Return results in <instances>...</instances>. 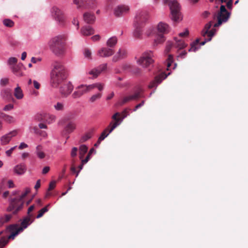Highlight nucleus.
<instances>
[{"label": "nucleus", "instance_id": "obj_1", "mask_svg": "<svg viewBox=\"0 0 248 248\" xmlns=\"http://www.w3.org/2000/svg\"><path fill=\"white\" fill-rule=\"evenodd\" d=\"M67 71L64 66L60 62H55L50 73V84L57 88L67 78Z\"/></svg>", "mask_w": 248, "mask_h": 248}, {"label": "nucleus", "instance_id": "obj_2", "mask_svg": "<svg viewBox=\"0 0 248 248\" xmlns=\"http://www.w3.org/2000/svg\"><path fill=\"white\" fill-rule=\"evenodd\" d=\"M33 220V218L31 217L30 216H27L22 220L20 226L17 224L7 226L4 230L7 234L10 233L8 238L14 240L16 235L31 224Z\"/></svg>", "mask_w": 248, "mask_h": 248}, {"label": "nucleus", "instance_id": "obj_3", "mask_svg": "<svg viewBox=\"0 0 248 248\" xmlns=\"http://www.w3.org/2000/svg\"><path fill=\"white\" fill-rule=\"evenodd\" d=\"M212 25V21H210L205 25V27L202 32V36L204 37H205L207 36V38H205L204 41L201 42H200V39H197L194 42L191 43V47L189 49L188 51L195 52L200 48V46H203L207 42L211 40L212 37L214 36L215 32V29L209 30Z\"/></svg>", "mask_w": 248, "mask_h": 248}, {"label": "nucleus", "instance_id": "obj_4", "mask_svg": "<svg viewBox=\"0 0 248 248\" xmlns=\"http://www.w3.org/2000/svg\"><path fill=\"white\" fill-rule=\"evenodd\" d=\"M65 40L66 38L64 35H60L51 38L49 41L50 49L56 55L62 56L65 53Z\"/></svg>", "mask_w": 248, "mask_h": 248}, {"label": "nucleus", "instance_id": "obj_5", "mask_svg": "<svg viewBox=\"0 0 248 248\" xmlns=\"http://www.w3.org/2000/svg\"><path fill=\"white\" fill-rule=\"evenodd\" d=\"M231 13L228 11L225 5H221L219 9L213 14V19L217 20L214 24V27H218L223 23L227 22L230 17Z\"/></svg>", "mask_w": 248, "mask_h": 248}, {"label": "nucleus", "instance_id": "obj_6", "mask_svg": "<svg viewBox=\"0 0 248 248\" xmlns=\"http://www.w3.org/2000/svg\"><path fill=\"white\" fill-rule=\"evenodd\" d=\"M30 192V189L26 188L25 192L22 193L19 197L11 199L10 205L7 210L12 211L14 210L13 213L16 214L22 208L24 204V199Z\"/></svg>", "mask_w": 248, "mask_h": 248}, {"label": "nucleus", "instance_id": "obj_7", "mask_svg": "<svg viewBox=\"0 0 248 248\" xmlns=\"http://www.w3.org/2000/svg\"><path fill=\"white\" fill-rule=\"evenodd\" d=\"M120 116V114L119 112H116L112 116V119L114 120L115 122H110L108 126L104 130L98 138V143H100L101 141L104 140L109 133L119 125V122L121 120Z\"/></svg>", "mask_w": 248, "mask_h": 248}, {"label": "nucleus", "instance_id": "obj_8", "mask_svg": "<svg viewBox=\"0 0 248 248\" xmlns=\"http://www.w3.org/2000/svg\"><path fill=\"white\" fill-rule=\"evenodd\" d=\"M163 3L169 6L171 18L174 21H177L181 18L180 12V7L178 2L175 0H163Z\"/></svg>", "mask_w": 248, "mask_h": 248}, {"label": "nucleus", "instance_id": "obj_9", "mask_svg": "<svg viewBox=\"0 0 248 248\" xmlns=\"http://www.w3.org/2000/svg\"><path fill=\"white\" fill-rule=\"evenodd\" d=\"M170 27L168 24L160 22L157 26V37L155 42L156 44H161L165 40L164 35L169 33Z\"/></svg>", "mask_w": 248, "mask_h": 248}, {"label": "nucleus", "instance_id": "obj_10", "mask_svg": "<svg viewBox=\"0 0 248 248\" xmlns=\"http://www.w3.org/2000/svg\"><path fill=\"white\" fill-rule=\"evenodd\" d=\"M154 55L152 51H147L142 54L137 62L143 67H149L154 62Z\"/></svg>", "mask_w": 248, "mask_h": 248}, {"label": "nucleus", "instance_id": "obj_11", "mask_svg": "<svg viewBox=\"0 0 248 248\" xmlns=\"http://www.w3.org/2000/svg\"><path fill=\"white\" fill-rule=\"evenodd\" d=\"M58 124L60 125L66 124L64 128V131L67 134L71 133L76 129V123L73 121L70 120V118L68 116L62 118L59 121Z\"/></svg>", "mask_w": 248, "mask_h": 248}, {"label": "nucleus", "instance_id": "obj_12", "mask_svg": "<svg viewBox=\"0 0 248 248\" xmlns=\"http://www.w3.org/2000/svg\"><path fill=\"white\" fill-rule=\"evenodd\" d=\"M93 87L91 85H80L76 88V91L72 94V96L74 98H79L84 94L92 91Z\"/></svg>", "mask_w": 248, "mask_h": 248}, {"label": "nucleus", "instance_id": "obj_13", "mask_svg": "<svg viewBox=\"0 0 248 248\" xmlns=\"http://www.w3.org/2000/svg\"><path fill=\"white\" fill-rule=\"evenodd\" d=\"M52 14L55 19L60 24L63 25L65 22V17L62 12L57 7H53L52 8Z\"/></svg>", "mask_w": 248, "mask_h": 248}, {"label": "nucleus", "instance_id": "obj_14", "mask_svg": "<svg viewBox=\"0 0 248 248\" xmlns=\"http://www.w3.org/2000/svg\"><path fill=\"white\" fill-rule=\"evenodd\" d=\"M74 87L70 82H64L60 87V92L63 97L68 96L73 90Z\"/></svg>", "mask_w": 248, "mask_h": 248}, {"label": "nucleus", "instance_id": "obj_15", "mask_svg": "<svg viewBox=\"0 0 248 248\" xmlns=\"http://www.w3.org/2000/svg\"><path fill=\"white\" fill-rule=\"evenodd\" d=\"M130 8L128 5L121 4L118 5L114 9V14L117 17H120L127 14Z\"/></svg>", "mask_w": 248, "mask_h": 248}, {"label": "nucleus", "instance_id": "obj_16", "mask_svg": "<svg viewBox=\"0 0 248 248\" xmlns=\"http://www.w3.org/2000/svg\"><path fill=\"white\" fill-rule=\"evenodd\" d=\"M148 14L145 11H142L138 13L135 16L134 24H139L142 26L143 24L148 19Z\"/></svg>", "mask_w": 248, "mask_h": 248}, {"label": "nucleus", "instance_id": "obj_17", "mask_svg": "<svg viewBox=\"0 0 248 248\" xmlns=\"http://www.w3.org/2000/svg\"><path fill=\"white\" fill-rule=\"evenodd\" d=\"M74 4H76L78 8L84 7H93L96 5V2L95 0H73Z\"/></svg>", "mask_w": 248, "mask_h": 248}, {"label": "nucleus", "instance_id": "obj_18", "mask_svg": "<svg viewBox=\"0 0 248 248\" xmlns=\"http://www.w3.org/2000/svg\"><path fill=\"white\" fill-rule=\"evenodd\" d=\"M18 133V131L15 130L10 132L9 133L2 136L0 138V143L2 145L8 144L11 141L12 138L16 136Z\"/></svg>", "mask_w": 248, "mask_h": 248}, {"label": "nucleus", "instance_id": "obj_19", "mask_svg": "<svg viewBox=\"0 0 248 248\" xmlns=\"http://www.w3.org/2000/svg\"><path fill=\"white\" fill-rule=\"evenodd\" d=\"M107 68V63H104L103 64L100 65L97 68H94L91 70L89 72V74L91 75H93V78H96L101 73L106 70Z\"/></svg>", "mask_w": 248, "mask_h": 248}, {"label": "nucleus", "instance_id": "obj_20", "mask_svg": "<svg viewBox=\"0 0 248 248\" xmlns=\"http://www.w3.org/2000/svg\"><path fill=\"white\" fill-rule=\"evenodd\" d=\"M114 51L109 47H102L97 52V55L101 57H108L112 56Z\"/></svg>", "mask_w": 248, "mask_h": 248}, {"label": "nucleus", "instance_id": "obj_21", "mask_svg": "<svg viewBox=\"0 0 248 248\" xmlns=\"http://www.w3.org/2000/svg\"><path fill=\"white\" fill-rule=\"evenodd\" d=\"M127 55V51L124 48H120L116 54L113 57L112 61L113 62H116L119 60L123 59L126 57Z\"/></svg>", "mask_w": 248, "mask_h": 248}, {"label": "nucleus", "instance_id": "obj_22", "mask_svg": "<svg viewBox=\"0 0 248 248\" xmlns=\"http://www.w3.org/2000/svg\"><path fill=\"white\" fill-rule=\"evenodd\" d=\"M27 170L26 165L24 163H20L15 166L13 168L14 172L18 175L24 174Z\"/></svg>", "mask_w": 248, "mask_h": 248}, {"label": "nucleus", "instance_id": "obj_23", "mask_svg": "<svg viewBox=\"0 0 248 248\" xmlns=\"http://www.w3.org/2000/svg\"><path fill=\"white\" fill-rule=\"evenodd\" d=\"M167 76L164 73H162L161 74L156 76L155 78V80L151 82L149 85V88H153L156 87L157 85L160 83L163 79L167 78Z\"/></svg>", "mask_w": 248, "mask_h": 248}, {"label": "nucleus", "instance_id": "obj_24", "mask_svg": "<svg viewBox=\"0 0 248 248\" xmlns=\"http://www.w3.org/2000/svg\"><path fill=\"white\" fill-rule=\"evenodd\" d=\"M8 236L5 230L0 232V248H3L8 243L11 239L8 238Z\"/></svg>", "mask_w": 248, "mask_h": 248}, {"label": "nucleus", "instance_id": "obj_25", "mask_svg": "<svg viewBox=\"0 0 248 248\" xmlns=\"http://www.w3.org/2000/svg\"><path fill=\"white\" fill-rule=\"evenodd\" d=\"M81 33L84 36H89L94 34V30L89 26H85L81 28Z\"/></svg>", "mask_w": 248, "mask_h": 248}, {"label": "nucleus", "instance_id": "obj_26", "mask_svg": "<svg viewBox=\"0 0 248 248\" xmlns=\"http://www.w3.org/2000/svg\"><path fill=\"white\" fill-rule=\"evenodd\" d=\"M83 19L87 23L93 24L95 21V17L93 14L86 12L83 15Z\"/></svg>", "mask_w": 248, "mask_h": 248}, {"label": "nucleus", "instance_id": "obj_27", "mask_svg": "<svg viewBox=\"0 0 248 248\" xmlns=\"http://www.w3.org/2000/svg\"><path fill=\"white\" fill-rule=\"evenodd\" d=\"M23 66V65L22 63H18L12 66L11 68L12 69V71L14 74L17 76H22L23 75V73L21 68Z\"/></svg>", "mask_w": 248, "mask_h": 248}, {"label": "nucleus", "instance_id": "obj_28", "mask_svg": "<svg viewBox=\"0 0 248 248\" xmlns=\"http://www.w3.org/2000/svg\"><path fill=\"white\" fill-rule=\"evenodd\" d=\"M135 30L133 32V36L135 38L140 39L142 36V26L139 24H134Z\"/></svg>", "mask_w": 248, "mask_h": 248}, {"label": "nucleus", "instance_id": "obj_29", "mask_svg": "<svg viewBox=\"0 0 248 248\" xmlns=\"http://www.w3.org/2000/svg\"><path fill=\"white\" fill-rule=\"evenodd\" d=\"M12 217L13 215L12 214H5L1 216L0 217V227L9 222Z\"/></svg>", "mask_w": 248, "mask_h": 248}, {"label": "nucleus", "instance_id": "obj_30", "mask_svg": "<svg viewBox=\"0 0 248 248\" xmlns=\"http://www.w3.org/2000/svg\"><path fill=\"white\" fill-rule=\"evenodd\" d=\"M35 154L40 159H43L46 156V154L43 151L42 146L40 145L36 147Z\"/></svg>", "mask_w": 248, "mask_h": 248}, {"label": "nucleus", "instance_id": "obj_31", "mask_svg": "<svg viewBox=\"0 0 248 248\" xmlns=\"http://www.w3.org/2000/svg\"><path fill=\"white\" fill-rule=\"evenodd\" d=\"M14 95L17 99H21L23 98L24 95L22 89L19 86L15 89Z\"/></svg>", "mask_w": 248, "mask_h": 248}, {"label": "nucleus", "instance_id": "obj_32", "mask_svg": "<svg viewBox=\"0 0 248 248\" xmlns=\"http://www.w3.org/2000/svg\"><path fill=\"white\" fill-rule=\"evenodd\" d=\"M118 42V39L116 36H113L109 39L107 42V46L109 48H112L115 46Z\"/></svg>", "mask_w": 248, "mask_h": 248}, {"label": "nucleus", "instance_id": "obj_33", "mask_svg": "<svg viewBox=\"0 0 248 248\" xmlns=\"http://www.w3.org/2000/svg\"><path fill=\"white\" fill-rule=\"evenodd\" d=\"M0 117L8 123H12L15 121V119L13 116L6 115L2 112H0Z\"/></svg>", "mask_w": 248, "mask_h": 248}, {"label": "nucleus", "instance_id": "obj_34", "mask_svg": "<svg viewBox=\"0 0 248 248\" xmlns=\"http://www.w3.org/2000/svg\"><path fill=\"white\" fill-rule=\"evenodd\" d=\"M142 90L140 89L137 91L134 94L130 95L131 100H137L139 98L142 97Z\"/></svg>", "mask_w": 248, "mask_h": 248}, {"label": "nucleus", "instance_id": "obj_35", "mask_svg": "<svg viewBox=\"0 0 248 248\" xmlns=\"http://www.w3.org/2000/svg\"><path fill=\"white\" fill-rule=\"evenodd\" d=\"M176 43L174 45L175 47L178 48L180 49H183L186 46V45L184 41L182 40H178L175 38Z\"/></svg>", "mask_w": 248, "mask_h": 248}, {"label": "nucleus", "instance_id": "obj_36", "mask_svg": "<svg viewBox=\"0 0 248 248\" xmlns=\"http://www.w3.org/2000/svg\"><path fill=\"white\" fill-rule=\"evenodd\" d=\"M88 147L85 145H82L79 147V158L82 159L84 155L87 153Z\"/></svg>", "mask_w": 248, "mask_h": 248}, {"label": "nucleus", "instance_id": "obj_37", "mask_svg": "<svg viewBox=\"0 0 248 248\" xmlns=\"http://www.w3.org/2000/svg\"><path fill=\"white\" fill-rule=\"evenodd\" d=\"M49 204H47L46 206L41 209L38 212V214L36 216V218H39L43 216L44 214L48 211V207Z\"/></svg>", "mask_w": 248, "mask_h": 248}, {"label": "nucleus", "instance_id": "obj_38", "mask_svg": "<svg viewBox=\"0 0 248 248\" xmlns=\"http://www.w3.org/2000/svg\"><path fill=\"white\" fill-rule=\"evenodd\" d=\"M216 1H220L221 3H226V6L228 9L231 10L232 7V0H215Z\"/></svg>", "mask_w": 248, "mask_h": 248}, {"label": "nucleus", "instance_id": "obj_39", "mask_svg": "<svg viewBox=\"0 0 248 248\" xmlns=\"http://www.w3.org/2000/svg\"><path fill=\"white\" fill-rule=\"evenodd\" d=\"M83 54L85 57V58L88 59V60H92V53L90 49H89L88 48H86L84 49L83 51Z\"/></svg>", "mask_w": 248, "mask_h": 248}, {"label": "nucleus", "instance_id": "obj_40", "mask_svg": "<svg viewBox=\"0 0 248 248\" xmlns=\"http://www.w3.org/2000/svg\"><path fill=\"white\" fill-rule=\"evenodd\" d=\"M92 133L90 132L83 135L80 140V142L82 143L90 139L92 136Z\"/></svg>", "mask_w": 248, "mask_h": 248}, {"label": "nucleus", "instance_id": "obj_41", "mask_svg": "<svg viewBox=\"0 0 248 248\" xmlns=\"http://www.w3.org/2000/svg\"><path fill=\"white\" fill-rule=\"evenodd\" d=\"M3 24L7 27H12L14 25V22L11 19H5L3 21Z\"/></svg>", "mask_w": 248, "mask_h": 248}, {"label": "nucleus", "instance_id": "obj_42", "mask_svg": "<svg viewBox=\"0 0 248 248\" xmlns=\"http://www.w3.org/2000/svg\"><path fill=\"white\" fill-rule=\"evenodd\" d=\"M102 96L101 93H98L97 94L92 95L90 98V101L92 103L94 102L97 100L99 99Z\"/></svg>", "mask_w": 248, "mask_h": 248}, {"label": "nucleus", "instance_id": "obj_43", "mask_svg": "<svg viewBox=\"0 0 248 248\" xmlns=\"http://www.w3.org/2000/svg\"><path fill=\"white\" fill-rule=\"evenodd\" d=\"M33 130L36 134H39L43 137H46L47 136L46 132L40 130L38 127H33Z\"/></svg>", "mask_w": 248, "mask_h": 248}, {"label": "nucleus", "instance_id": "obj_44", "mask_svg": "<svg viewBox=\"0 0 248 248\" xmlns=\"http://www.w3.org/2000/svg\"><path fill=\"white\" fill-rule=\"evenodd\" d=\"M130 101H131V99L130 96L129 95L123 97L121 99V101H120L119 104L120 105L122 106Z\"/></svg>", "mask_w": 248, "mask_h": 248}, {"label": "nucleus", "instance_id": "obj_45", "mask_svg": "<svg viewBox=\"0 0 248 248\" xmlns=\"http://www.w3.org/2000/svg\"><path fill=\"white\" fill-rule=\"evenodd\" d=\"M55 109L58 111H62L64 109V105L61 102H57L54 106Z\"/></svg>", "mask_w": 248, "mask_h": 248}, {"label": "nucleus", "instance_id": "obj_46", "mask_svg": "<svg viewBox=\"0 0 248 248\" xmlns=\"http://www.w3.org/2000/svg\"><path fill=\"white\" fill-rule=\"evenodd\" d=\"M46 118L48 123H52L56 120V116L54 115L47 114Z\"/></svg>", "mask_w": 248, "mask_h": 248}, {"label": "nucleus", "instance_id": "obj_47", "mask_svg": "<svg viewBox=\"0 0 248 248\" xmlns=\"http://www.w3.org/2000/svg\"><path fill=\"white\" fill-rule=\"evenodd\" d=\"M17 60L15 57H11L9 59L8 61V63L9 65L13 66L14 65H16Z\"/></svg>", "mask_w": 248, "mask_h": 248}, {"label": "nucleus", "instance_id": "obj_48", "mask_svg": "<svg viewBox=\"0 0 248 248\" xmlns=\"http://www.w3.org/2000/svg\"><path fill=\"white\" fill-rule=\"evenodd\" d=\"M91 86H93V90L95 88H97L100 91L103 90L104 88V84L99 83L91 84Z\"/></svg>", "mask_w": 248, "mask_h": 248}, {"label": "nucleus", "instance_id": "obj_49", "mask_svg": "<svg viewBox=\"0 0 248 248\" xmlns=\"http://www.w3.org/2000/svg\"><path fill=\"white\" fill-rule=\"evenodd\" d=\"M167 61V67H169L173 62V56L170 54L169 55Z\"/></svg>", "mask_w": 248, "mask_h": 248}, {"label": "nucleus", "instance_id": "obj_50", "mask_svg": "<svg viewBox=\"0 0 248 248\" xmlns=\"http://www.w3.org/2000/svg\"><path fill=\"white\" fill-rule=\"evenodd\" d=\"M34 208L35 206L34 205H32L28 208L27 216H30L31 217L33 218V216L32 214H31V212L34 209Z\"/></svg>", "mask_w": 248, "mask_h": 248}, {"label": "nucleus", "instance_id": "obj_51", "mask_svg": "<svg viewBox=\"0 0 248 248\" xmlns=\"http://www.w3.org/2000/svg\"><path fill=\"white\" fill-rule=\"evenodd\" d=\"M16 148V146H15L14 147H13L11 148L9 150L6 151L5 153L7 156H10L13 153V152L14 151V150Z\"/></svg>", "mask_w": 248, "mask_h": 248}, {"label": "nucleus", "instance_id": "obj_52", "mask_svg": "<svg viewBox=\"0 0 248 248\" xmlns=\"http://www.w3.org/2000/svg\"><path fill=\"white\" fill-rule=\"evenodd\" d=\"M78 148L77 147H73L71 152V156L72 157H75L77 155Z\"/></svg>", "mask_w": 248, "mask_h": 248}, {"label": "nucleus", "instance_id": "obj_53", "mask_svg": "<svg viewBox=\"0 0 248 248\" xmlns=\"http://www.w3.org/2000/svg\"><path fill=\"white\" fill-rule=\"evenodd\" d=\"M56 186V182L55 181H52L50 183L49 185V187L48 188V191H51Z\"/></svg>", "mask_w": 248, "mask_h": 248}, {"label": "nucleus", "instance_id": "obj_54", "mask_svg": "<svg viewBox=\"0 0 248 248\" xmlns=\"http://www.w3.org/2000/svg\"><path fill=\"white\" fill-rule=\"evenodd\" d=\"M172 46H173L172 44L170 43H169L167 44L166 47V49H165V52L166 53H168L170 51L171 48H172Z\"/></svg>", "mask_w": 248, "mask_h": 248}, {"label": "nucleus", "instance_id": "obj_55", "mask_svg": "<svg viewBox=\"0 0 248 248\" xmlns=\"http://www.w3.org/2000/svg\"><path fill=\"white\" fill-rule=\"evenodd\" d=\"M13 105L10 104L7 105H6L4 107L3 110L5 111H8V110H11L12 109H13Z\"/></svg>", "mask_w": 248, "mask_h": 248}, {"label": "nucleus", "instance_id": "obj_56", "mask_svg": "<svg viewBox=\"0 0 248 248\" xmlns=\"http://www.w3.org/2000/svg\"><path fill=\"white\" fill-rule=\"evenodd\" d=\"M189 34L188 30L186 29L184 32H181L179 34V36L181 37L187 36Z\"/></svg>", "mask_w": 248, "mask_h": 248}, {"label": "nucleus", "instance_id": "obj_57", "mask_svg": "<svg viewBox=\"0 0 248 248\" xmlns=\"http://www.w3.org/2000/svg\"><path fill=\"white\" fill-rule=\"evenodd\" d=\"M50 170V167L48 166L45 167L42 170V174H46Z\"/></svg>", "mask_w": 248, "mask_h": 248}, {"label": "nucleus", "instance_id": "obj_58", "mask_svg": "<svg viewBox=\"0 0 248 248\" xmlns=\"http://www.w3.org/2000/svg\"><path fill=\"white\" fill-rule=\"evenodd\" d=\"M144 101L143 100L141 101V103H140V104H139L136 106L135 108L134 109V111H136L139 108L143 106L144 105Z\"/></svg>", "mask_w": 248, "mask_h": 248}, {"label": "nucleus", "instance_id": "obj_59", "mask_svg": "<svg viewBox=\"0 0 248 248\" xmlns=\"http://www.w3.org/2000/svg\"><path fill=\"white\" fill-rule=\"evenodd\" d=\"M8 79L6 78H2L0 80V84L1 85H3V86L6 85L8 83Z\"/></svg>", "mask_w": 248, "mask_h": 248}, {"label": "nucleus", "instance_id": "obj_60", "mask_svg": "<svg viewBox=\"0 0 248 248\" xmlns=\"http://www.w3.org/2000/svg\"><path fill=\"white\" fill-rule=\"evenodd\" d=\"M71 170L72 172V173H76V177L78 176V173H79V171H77L76 168L75 166H72L71 167Z\"/></svg>", "mask_w": 248, "mask_h": 248}, {"label": "nucleus", "instance_id": "obj_61", "mask_svg": "<svg viewBox=\"0 0 248 248\" xmlns=\"http://www.w3.org/2000/svg\"><path fill=\"white\" fill-rule=\"evenodd\" d=\"M27 147H28V145L27 144L25 143L24 142H22L19 145L18 148L20 150H22V149L26 148Z\"/></svg>", "mask_w": 248, "mask_h": 248}, {"label": "nucleus", "instance_id": "obj_62", "mask_svg": "<svg viewBox=\"0 0 248 248\" xmlns=\"http://www.w3.org/2000/svg\"><path fill=\"white\" fill-rule=\"evenodd\" d=\"M210 15V13L209 11H205L203 12L202 15V17L203 18L207 17Z\"/></svg>", "mask_w": 248, "mask_h": 248}, {"label": "nucleus", "instance_id": "obj_63", "mask_svg": "<svg viewBox=\"0 0 248 248\" xmlns=\"http://www.w3.org/2000/svg\"><path fill=\"white\" fill-rule=\"evenodd\" d=\"M7 183H8V186L9 188H13V187H15V185L12 180H8Z\"/></svg>", "mask_w": 248, "mask_h": 248}, {"label": "nucleus", "instance_id": "obj_64", "mask_svg": "<svg viewBox=\"0 0 248 248\" xmlns=\"http://www.w3.org/2000/svg\"><path fill=\"white\" fill-rule=\"evenodd\" d=\"M34 87L36 89H39L40 87V84L36 80L33 81Z\"/></svg>", "mask_w": 248, "mask_h": 248}]
</instances>
